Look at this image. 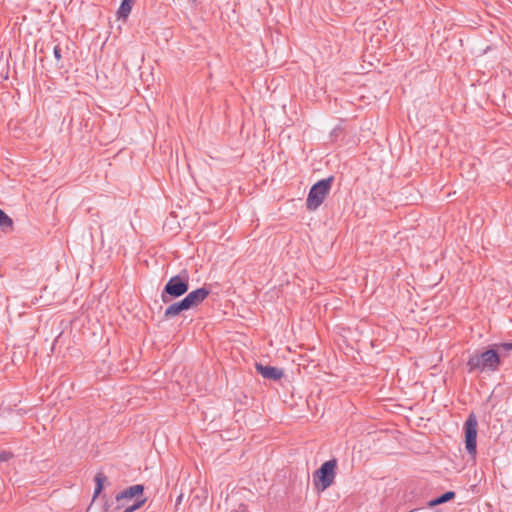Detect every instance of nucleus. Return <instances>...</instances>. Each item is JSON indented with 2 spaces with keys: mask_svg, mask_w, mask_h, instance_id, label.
<instances>
[{
  "mask_svg": "<svg viewBox=\"0 0 512 512\" xmlns=\"http://www.w3.org/2000/svg\"><path fill=\"white\" fill-rule=\"evenodd\" d=\"M134 0H122L117 11V16L119 19L126 20L131 12L132 4Z\"/></svg>",
  "mask_w": 512,
  "mask_h": 512,
  "instance_id": "nucleus-10",
  "label": "nucleus"
},
{
  "mask_svg": "<svg viewBox=\"0 0 512 512\" xmlns=\"http://www.w3.org/2000/svg\"><path fill=\"white\" fill-rule=\"evenodd\" d=\"M256 370L266 379L279 380L283 376V371L273 366H264L262 364H256Z\"/></svg>",
  "mask_w": 512,
  "mask_h": 512,
  "instance_id": "nucleus-8",
  "label": "nucleus"
},
{
  "mask_svg": "<svg viewBox=\"0 0 512 512\" xmlns=\"http://www.w3.org/2000/svg\"><path fill=\"white\" fill-rule=\"evenodd\" d=\"M455 497V493L453 491H447L441 496H439V501L443 504L452 500Z\"/></svg>",
  "mask_w": 512,
  "mask_h": 512,
  "instance_id": "nucleus-14",
  "label": "nucleus"
},
{
  "mask_svg": "<svg viewBox=\"0 0 512 512\" xmlns=\"http://www.w3.org/2000/svg\"><path fill=\"white\" fill-rule=\"evenodd\" d=\"M143 492H144V486L141 484H136V485L130 486V487L124 489L123 491H121L120 493H118L116 495V501L118 503H120L123 501L128 502L129 500H131L134 497H137V499L142 498Z\"/></svg>",
  "mask_w": 512,
  "mask_h": 512,
  "instance_id": "nucleus-7",
  "label": "nucleus"
},
{
  "mask_svg": "<svg viewBox=\"0 0 512 512\" xmlns=\"http://www.w3.org/2000/svg\"><path fill=\"white\" fill-rule=\"evenodd\" d=\"M189 289V275L186 270L171 277L165 284L161 300L164 303H169L172 299L179 298L187 293Z\"/></svg>",
  "mask_w": 512,
  "mask_h": 512,
  "instance_id": "nucleus-1",
  "label": "nucleus"
},
{
  "mask_svg": "<svg viewBox=\"0 0 512 512\" xmlns=\"http://www.w3.org/2000/svg\"><path fill=\"white\" fill-rule=\"evenodd\" d=\"M102 498L105 499V502H104V505L102 508V512H111V510H110L111 504L109 503L108 499L106 498L105 495Z\"/></svg>",
  "mask_w": 512,
  "mask_h": 512,
  "instance_id": "nucleus-18",
  "label": "nucleus"
},
{
  "mask_svg": "<svg viewBox=\"0 0 512 512\" xmlns=\"http://www.w3.org/2000/svg\"><path fill=\"white\" fill-rule=\"evenodd\" d=\"M333 181L334 177L329 176L319 180L310 188L306 199V208L309 211H315L321 206L331 190Z\"/></svg>",
  "mask_w": 512,
  "mask_h": 512,
  "instance_id": "nucleus-3",
  "label": "nucleus"
},
{
  "mask_svg": "<svg viewBox=\"0 0 512 512\" xmlns=\"http://www.w3.org/2000/svg\"><path fill=\"white\" fill-rule=\"evenodd\" d=\"M440 504H442V503L439 501V497H437V498H435V499L431 500V501L428 503L429 507H433V506L440 505Z\"/></svg>",
  "mask_w": 512,
  "mask_h": 512,
  "instance_id": "nucleus-19",
  "label": "nucleus"
},
{
  "mask_svg": "<svg viewBox=\"0 0 512 512\" xmlns=\"http://www.w3.org/2000/svg\"><path fill=\"white\" fill-rule=\"evenodd\" d=\"M145 499L144 498H138L136 499V501L129 505L126 501H123V502H120L117 507L115 509H120L121 507H124V509L126 510V512H134L136 511L137 509L141 508L144 503H145Z\"/></svg>",
  "mask_w": 512,
  "mask_h": 512,
  "instance_id": "nucleus-11",
  "label": "nucleus"
},
{
  "mask_svg": "<svg viewBox=\"0 0 512 512\" xmlns=\"http://www.w3.org/2000/svg\"><path fill=\"white\" fill-rule=\"evenodd\" d=\"M95 489H94V494H93V501L100 495V493L102 492L103 490V486H104V483L106 482L107 480V477L102 473V472H99L96 474L95 476Z\"/></svg>",
  "mask_w": 512,
  "mask_h": 512,
  "instance_id": "nucleus-12",
  "label": "nucleus"
},
{
  "mask_svg": "<svg viewBox=\"0 0 512 512\" xmlns=\"http://www.w3.org/2000/svg\"><path fill=\"white\" fill-rule=\"evenodd\" d=\"M209 294V289L201 287L189 292L183 299L187 303L189 309H191L201 304L208 297Z\"/></svg>",
  "mask_w": 512,
  "mask_h": 512,
  "instance_id": "nucleus-6",
  "label": "nucleus"
},
{
  "mask_svg": "<svg viewBox=\"0 0 512 512\" xmlns=\"http://www.w3.org/2000/svg\"><path fill=\"white\" fill-rule=\"evenodd\" d=\"M13 227L12 219L2 210L0 209V229L2 231L11 230Z\"/></svg>",
  "mask_w": 512,
  "mask_h": 512,
  "instance_id": "nucleus-13",
  "label": "nucleus"
},
{
  "mask_svg": "<svg viewBox=\"0 0 512 512\" xmlns=\"http://www.w3.org/2000/svg\"><path fill=\"white\" fill-rule=\"evenodd\" d=\"M498 351H512V342H503L496 344Z\"/></svg>",
  "mask_w": 512,
  "mask_h": 512,
  "instance_id": "nucleus-15",
  "label": "nucleus"
},
{
  "mask_svg": "<svg viewBox=\"0 0 512 512\" xmlns=\"http://www.w3.org/2000/svg\"><path fill=\"white\" fill-rule=\"evenodd\" d=\"M123 512H126V510L124 509Z\"/></svg>",
  "mask_w": 512,
  "mask_h": 512,
  "instance_id": "nucleus-20",
  "label": "nucleus"
},
{
  "mask_svg": "<svg viewBox=\"0 0 512 512\" xmlns=\"http://www.w3.org/2000/svg\"><path fill=\"white\" fill-rule=\"evenodd\" d=\"M500 364V359L498 352L490 349L482 353H477L472 355L468 362L467 366L469 368V372L473 371H496Z\"/></svg>",
  "mask_w": 512,
  "mask_h": 512,
  "instance_id": "nucleus-2",
  "label": "nucleus"
},
{
  "mask_svg": "<svg viewBox=\"0 0 512 512\" xmlns=\"http://www.w3.org/2000/svg\"><path fill=\"white\" fill-rule=\"evenodd\" d=\"M12 456H13V454L11 452H8L5 450L0 451V464L10 460L12 458Z\"/></svg>",
  "mask_w": 512,
  "mask_h": 512,
  "instance_id": "nucleus-16",
  "label": "nucleus"
},
{
  "mask_svg": "<svg viewBox=\"0 0 512 512\" xmlns=\"http://www.w3.org/2000/svg\"><path fill=\"white\" fill-rule=\"evenodd\" d=\"M53 54H54V57L56 59V62L59 63L61 61V59H62L61 48L59 47V45H56L53 48Z\"/></svg>",
  "mask_w": 512,
  "mask_h": 512,
  "instance_id": "nucleus-17",
  "label": "nucleus"
},
{
  "mask_svg": "<svg viewBox=\"0 0 512 512\" xmlns=\"http://www.w3.org/2000/svg\"><path fill=\"white\" fill-rule=\"evenodd\" d=\"M186 310H189V307L187 306L185 300L182 299L169 305L164 312V316L165 318H173Z\"/></svg>",
  "mask_w": 512,
  "mask_h": 512,
  "instance_id": "nucleus-9",
  "label": "nucleus"
},
{
  "mask_svg": "<svg viewBox=\"0 0 512 512\" xmlns=\"http://www.w3.org/2000/svg\"><path fill=\"white\" fill-rule=\"evenodd\" d=\"M465 429V447L471 456L476 455L477 451V419L474 414H470L464 423Z\"/></svg>",
  "mask_w": 512,
  "mask_h": 512,
  "instance_id": "nucleus-5",
  "label": "nucleus"
},
{
  "mask_svg": "<svg viewBox=\"0 0 512 512\" xmlns=\"http://www.w3.org/2000/svg\"><path fill=\"white\" fill-rule=\"evenodd\" d=\"M336 467L337 460L335 458L324 462L313 474V481L315 486L321 491L329 488L334 483Z\"/></svg>",
  "mask_w": 512,
  "mask_h": 512,
  "instance_id": "nucleus-4",
  "label": "nucleus"
}]
</instances>
